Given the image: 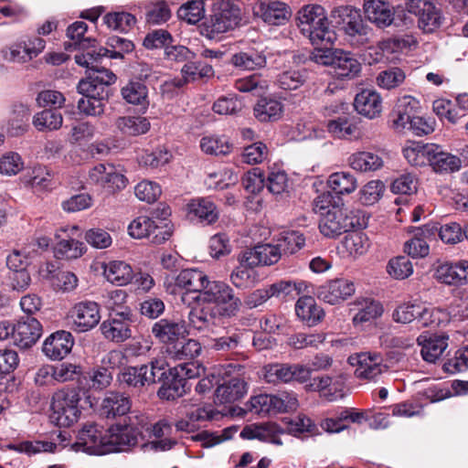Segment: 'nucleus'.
<instances>
[{
  "instance_id": "1",
  "label": "nucleus",
  "mask_w": 468,
  "mask_h": 468,
  "mask_svg": "<svg viewBox=\"0 0 468 468\" xmlns=\"http://www.w3.org/2000/svg\"><path fill=\"white\" fill-rule=\"evenodd\" d=\"M116 80V75L109 69H97L80 80L77 85L78 92L83 95L78 101L80 112L90 116L103 114L106 101L112 94L110 86Z\"/></svg>"
},
{
  "instance_id": "2",
  "label": "nucleus",
  "mask_w": 468,
  "mask_h": 468,
  "mask_svg": "<svg viewBox=\"0 0 468 468\" xmlns=\"http://www.w3.org/2000/svg\"><path fill=\"white\" fill-rule=\"evenodd\" d=\"M319 229L326 238H336L355 229L366 228L368 216L356 207H316Z\"/></svg>"
},
{
  "instance_id": "3",
  "label": "nucleus",
  "mask_w": 468,
  "mask_h": 468,
  "mask_svg": "<svg viewBox=\"0 0 468 468\" xmlns=\"http://www.w3.org/2000/svg\"><path fill=\"white\" fill-rule=\"evenodd\" d=\"M180 300L186 306L215 303L220 312V317L227 318L235 316L242 304L241 300L236 296L234 290L228 283L209 279L202 292L197 295L182 293Z\"/></svg>"
},
{
  "instance_id": "4",
  "label": "nucleus",
  "mask_w": 468,
  "mask_h": 468,
  "mask_svg": "<svg viewBox=\"0 0 468 468\" xmlns=\"http://www.w3.org/2000/svg\"><path fill=\"white\" fill-rule=\"evenodd\" d=\"M299 27L313 45L334 44L336 34L327 18L324 8L320 5H307L298 12Z\"/></svg>"
},
{
  "instance_id": "5",
  "label": "nucleus",
  "mask_w": 468,
  "mask_h": 468,
  "mask_svg": "<svg viewBox=\"0 0 468 468\" xmlns=\"http://www.w3.org/2000/svg\"><path fill=\"white\" fill-rule=\"evenodd\" d=\"M241 10L229 0H218L213 4L212 14L202 25V34L209 39L233 30L240 25Z\"/></svg>"
},
{
  "instance_id": "6",
  "label": "nucleus",
  "mask_w": 468,
  "mask_h": 468,
  "mask_svg": "<svg viewBox=\"0 0 468 468\" xmlns=\"http://www.w3.org/2000/svg\"><path fill=\"white\" fill-rule=\"evenodd\" d=\"M80 390L74 388H63L57 390L51 399V421L58 427H69L78 421L80 416Z\"/></svg>"
},
{
  "instance_id": "7",
  "label": "nucleus",
  "mask_w": 468,
  "mask_h": 468,
  "mask_svg": "<svg viewBox=\"0 0 468 468\" xmlns=\"http://www.w3.org/2000/svg\"><path fill=\"white\" fill-rule=\"evenodd\" d=\"M107 431L108 453L127 452L138 443L140 431L131 421V418L117 422Z\"/></svg>"
},
{
  "instance_id": "8",
  "label": "nucleus",
  "mask_w": 468,
  "mask_h": 468,
  "mask_svg": "<svg viewBox=\"0 0 468 468\" xmlns=\"http://www.w3.org/2000/svg\"><path fill=\"white\" fill-rule=\"evenodd\" d=\"M72 448L75 451H82L90 454H107V431L95 423L85 424L79 431L77 441Z\"/></svg>"
},
{
  "instance_id": "9",
  "label": "nucleus",
  "mask_w": 468,
  "mask_h": 468,
  "mask_svg": "<svg viewBox=\"0 0 468 468\" xmlns=\"http://www.w3.org/2000/svg\"><path fill=\"white\" fill-rule=\"evenodd\" d=\"M133 322L132 311L124 307L121 312L112 313L110 317L101 324V331L106 339L122 343L132 336Z\"/></svg>"
},
{
  "instance_id": "10",
  "label": "nucleus",
  "mask_w": 468,
  "mask_h": 468,
  "mask_svg": "<svg viewBox=\"0 0 468 468\" xmlns=\"http://www.w3.org/2000/svg\"><path fill=\"white\" fill-rule=\"evenodd\" d=\"M352 366H356L355 376L359 379L376 380L387 370L383 356L375 351L361 352L348 358Z\"/></svg>"
},
{
  "instance_id": "11",
  "label": "nucleus",
  "mask_w": 468,
  "mask_h": 468,
  "mask_svg": "<svg viewBox=\"0 0 468 468\" xmlns=\"http://www.w3.org/2000/svg\"><path fill=\"white\" fill-rule=\"evenodd\" d=\"M408 12L418 16L419 27L426 33L436 30L441 25V13L434 0H406Z\"/></svg>"
},
{
  "instance_id": "12",
  "label": "nucleus",
  "mask_w": 468,
  "mask_h": 468,
  "mask_svg": "<svg viewBox=\"0 0 468 468\" xmlns=\"http://www.w3.org/2000/svg\"><path fill=\"white\" fill-rule=\"evenodd\" d=\"M71 328L84 333L94 328L101 320L99 304L92 301H82L74 304L69 312Z\"/></svg>"
},
{
  "instance_id": "13",
  "label": "nucleus",
  "mask_w": 468,
  "mask_h": 468,
  "mask_svg": "<svg viewBox=\"0 0 468 468\" xmlns=\"http://www.w3.org/2000/svg\"><path fill=\"white\" fill-rule=\"evenodd\" d=\"M90 180L104 188L106 195H112L126 186V177L118 173L112 165L99 164L89 173Z\"/></svg>"
},
{
  "instance_id": "14",
  "label": "nucleus",
  "mask_w": 468,
  "mask_h": 468,
  "mask_svg": "<svg viewBox=\"0 0 468 468\" xmlns=\"http://www.w3.org/2000/svg\"><path fill=\"white\" fill-rule=\"evenodd\" d=\"M41 335L40 322L35 317L24 316L15 324L13 343L20 349H27L37 342Z\"/></svg>"
},
{
  "instance_id": "15",
  "label": "nucleus",
  "mask_w": 468,
  "mask_h": 468,
  "mask_svg": "<svg viewBox=\"0 0 468 468\" xmlns=\"http://www.w3.org/2000/svg\"><path fill=\"white\" fill-rule=\"evenodd\" d=\"M153 335L163 344L172 346L188 335L187 324L184 320L163 318L155 322L151 330Z\"/></svg>"
},
{
  "instance_id": "16",
  "label": "nucleus",
  "mask_w": 468,
  "mask_h": 468,
  "mask_svg": "<svg viewBox=\"0 0 468 468\" xmlns=\"http://www.w3.org/2000/svg\"><path fill=\"white\" fill-rule=\"evenodd\" d=\"M282 257L277 242L266 243L246 250L240 254V261L250 267L273 265Z\"/></svg>"
},
{
  "instance_id": "17",
  "label": "nucleus",
  "mask_w": 468,
  "mask_h": 468,
  "mask_svg": "<svg viewBox=\"0 0 468 468\" xmlns=\"http://www.w3.org/2000/svg\"><path fill=\"white\" fill-rule=\"evenodd\" d=\"M435 276L438 281L447 285L468 284V261L443 262L437 267Z\"/></svg>"
},
{
  "instance_id": "18",
  "label": "nucleus",
  "mask_w": 468,
  "mask_h": 468,
  "mask_svg": "<svg viewBox=\"0 0 468 468\" xmlns=\"http://www.w3.org/2000/svg\"><path fill=\"white\" fill-rule=\"evenodd\" d=\"M355 292L354 283L346 279H335L319 287L317 296L330 304L345 301Z\"/></svg>"
},
{
  "instance_id": "19",
  "label": "nucleus",
  "mask_w": 468,
  "mask_h": 468,
  "mask_svg": "<svg viewBox=\"0 0 468 468\" xmlns=\"http://www.w3.org/2000/svg\"><path fill=\"white\" fill-rule=\"evenodd\" d=\"M74 344L72 335L67 331H57L49 335L43 344V352L52 360L64 358Z\"/></svg>"
},
{
  "instance_id": "20",
  "label": "nucleus",
  "mask_w": 468,
  "mask_h": 468,
  "mask_svg": "<svg viewBox=\"0 0 468 468\" xmlns=\"http://www.w3.org/2000/svg\"><path fill=\"white\" fill-rule=\"evenodd\" d=\"M283 433L281 427L275 422H265L261 424H250L245 426L240 437L247 440L257 439L264 442L282 445L280 435Z\"/></svg>"
},
{
  "instance_id": "21",
  "label": "nucleus",
  "mask_w": 468,
  "mask_h": 468,
  "mask_svg": "<svg viewBox=\"0 0 468 468\" xmlns=\"http://www.w3.org/2000/svg\"><path fill=\"white\" fill-rule=\"evenodd\" d=\"M419 108L420 101L416 98L410 95L399 98L391 112L393 128L398 131L405 129L415 117Z\"/></svg>"
},
{
  "instance_id": "22",
  "label": "nucleus",
  "mask_w": 468,
  "mask_h": 468,
  "mask_svg": "<svg viewBox=\"0 0 468 468\" xmlns=\"http://www.w3.org/2000/svg\"><path fill=\"white\" fill-rule=\"evenodd\" d=\"M261 19L272 26L286 24L292 16L290 6L280 1L261 2L256 12Z\"/></svg>"
},
{
  "instance_id": "23",
  "label": "nucleus",
  "mask_w": 468,
  "mask_h": 468,
  "mask_svg": "<svg viewBox=\"0 0 468 468\" xmlns=\"http://www.w3.org/2000/svg\"><path fill=\"white\" fill-rule=\"evenodd\" d=\"M132 407L129 397L116 391L108 392L103 398L100 415L106 419H115L126 415Z\"/></svg>"
},
{
  "instance_id": "24",
  "label": "nucleus",
  "mask_w": 468,
  "mask_h": 468,
  "mask_svg": "<svg viewBox=\"0 0 468 468\" xmlns=\"http://www.w3.org/2000/svg\"><path fill=\"white\" fill-rule=\"evenodd\" d=\"M307 283L304 281L278 280L268 285L271 298L279 302L287 303L293 301L298 295L307 290Z\"/></svg>"
},
{
  "instance_id": "25",
  "label": "nucleus",
  "mask_w": 468,
  "mask_h": 468,
  "mask_svg": "<svg viewBox=\"0 0 468 468\" xmlns=\"http://www.w3.org/2000/svg\"><path fill=\"white\" fill-rule=\"evenodd\" d=\"M354 107L359 114L375 119L382 112V99L374 90H363L356 95Z\"/></svg>"
},
{
  "instance_id": "26",
  "label": "nucleus",
  "mask_w": 468,
  "mask_h": 468,
  "mask_svg": "<svg viewBox=\"0 0 468 468\" xmlns=\"http://www.w3.org/2000/svg\"><path fill=\"white\" fill-rule=\"evenodd\" d=\"M437 227L425 225L415 230L411 239L405 243V252L412 258H424L429 254L430 248L427 239L435 236Z\"/></svg>"
},
{
  "instance_id": "27",
  "label": "nucleus",
  "mask_w": 468,
  "mask_h": 468,
  "mask_svg": "<svg viewBox=\"0 0 468 468\" xmlns=\"http://www.w3.org/2000/svg\"><path fill=\"white\" fill-rule=\"evenodd\" d=\"M248 391V386L240 378H231L219 384L215 391V401L219 404L232 403L240 399Z\"/></svg>"
},
{
  "instance_id": "28",
  "label": "nucleus",
  "mask_w": 468,
  "mask_h": 468,
  "mask_svg": "<svg viewBox=\"0 0 468 468\" xmlns=\"http://www.w3.org/2000/svg\"><path fill=\"white\" fill-rule=\"evenodd\" d=\"M297 317L307 326H315L324 317V309L311 296L300 297L295 303Z\"/></svg>"
},
{
  "instance_id": "29",
  "label": "nucleus",
  "mask_w": 468,
  "mask_h": 468,
  "mask_svg": "<svg viewBox=\"0 0 468 468\" xmlns=\"http://www.w3.org/2000/svg\"><path fill=\"white\" fill-rule=\"evenodd\" d=\"M449 337L446 335H420L417 338V342L421 346L420 354L422 358L429 362L434 363L445 349L448 347Z\"/></svg>"
},
{
  "instance_id": "30",
  "label": "nucleus",
  "mask_w": 468,
  "mask_h": 468,
  "mask_svg": "<svg viewBox=\"0 0 468 468\" xmlns=\"http://www.w3.org/2000/svg\"><path fill=\"white\" fill-rule=\"evenodd\" d=\"M365 16L378 27H386L393 21L390 5L383 0H365Z\"/></svg>"
},
{
  "instance_id": "31",
  "label": "nucleus",
  "mask_w": 468,
  "mask_h": 468,
  "mask_svg": "<svg viewBox=\"0 0 468 468\" xmlns=\"http://www.w3.org/2000/svg\"><path fill=\"white\" fill-rule=\"evenodd\" d=\"M208 276L198 269L182 270L176 278V285L181 289H185L183 293L197 295L202 292Z\"/></svg>"
},
{
  "instance_id": "32",
  "label": "nucleus",
  "mask_w": 468,
  "mask_h": 468,
  "mask_svg": "<svg viewBox=\"0 0 468 468\" xmlns=\"http://www.w3.org/2000/svg\"><path fill=\"white\" fill-rule=\"evenodd\" d=\"M430 166L435 173L451 174L462 167V161L457 155L445 152L441 145L434 144Z\"/></svg>"
},
{
  "instance_id": "33",
  "label": "nucleus",
  "mask_w": 468,
  "mask_h": 468,
  "mask_svg": "<svg viewBox=\"0 0 468 468\" xmlns=\"http://www.w3.org/2000/svg\"><path fill=\"white\" fill-rule=\"evenodd\" d=\"M195 305L189 306L191 310L188 313L186 324L195 330L203 332L214 324L215 319L220 317V312L216 306L203 305L197 308Z\"/></svg>"
},
{
  "instance_id": "34",
  "label": "nucleus",
  "mask_w": 468,
  "mask_h": 468,
  "mask_svg": "<svg viewBox=\"0 0 468 468\" xmlns=\"http://www.w3.org/2000/svg\"><path fill=\"white\" fill-rule=\"evenodd\" d=\"M170 215V207L160 208L159 218H154L155 222L149 232V237H147L150 243L160 245L171 238L174 232V226L169 220Z\"/></svg>"
},
{
  "instance_id": "35",
  "label": "nucleus",
  "mask_w": 468,
  "mask_h": 468,
  "mask_svg": "<svg viewBox=\"0 0 468 468\" xmlns=\"http://www.w3.org/2000/svg\"><path fill=\"white\" fill-rule=\"evenodd\" d=\"M332 68L338 79H353L360 72L361 64L352 53L338 49Z\"/></svg>"
},
{
  "instance_id": "36",
  "label": "nucleus",
  "mask_w": 468,
  "mask_h": 468,
  "mask_svg": "<svg viewBox=\"0 0 468 468\" xmlns=\"http://www.w3.org/2000/svg\"><path fill=\"white\" fill-rule=\"evenodd\" d=\"M230 62L239 69L256 70L264 68L267 64V59L262 51L252 48L233 54Z\"/></svg>"
},
{
  "instance_id": "37",
  "label": "nucleus",
  "mask_w": 468,
  "mask_h": 468,
  "mask_svg": "<svg viewBox=\"0 0 468 468\" xmlns=\"http://www.w3.org/2000/svg\"><path fill=\"white\" fill-rule=\"evenodd\" d=\"M255 118L261 122H275L279 120L283 112L282 103L272 98H261L253 108Z\"/></svg>"
},
{
  "instance_id": "38",
  "label": "nucleus",
  "mask_w": 468,
  "mask_h": 468,
  "mask_svg": "<svg viewBox=\"0 0 468 468\" xmlns=\"http://www.w3.org/2000/svg\"><path fill=\"white\" fill-rule=\"evenodd\" d=\"M187 381L173 367L167 379L162 384L158 390V396L161 399L174 400L182 397L186 392Z\"/></svg>"
},
{
  "instance_id": "39",
  "label": "nucleus",
  "mask_w": 468,
  "mask_h": 468,
  "mask_svg": "<svg viewBox=\"0 0 468 468\" xmlns=\"http://www.w3.org/2000/svg\"><path fill=\"white\" fill-rule=\"evenodd\" d=\"M103 274L108 282L119 286L126 285L133 278L130 264L122 261H113L104 265Z\"/></svg>"
},
{
  "instance_id": "40",
  "label": "nucleus",
  "mask_w": 468,
  "mask_h": 468,
  "mask_svg": "<svg viewBox=\"0 0 468 468\" xmlns=\"http://www.w3.org/2000/svg\"><path fill=\"white\" fill-rule=\"evenodd\" d=\"M434 144L412 143L403 149V155L412 166L430 165Z\"/></svg>"
},
{
  "instance_id": "41",
  "label": "nucleus",
  "mask_w": 468,
  "mask_h": 468,
  "mask_svg": "<svg viewBox=\"0 0 468 468\" xmlns=\"http://www.w3.org/2000/svg\"><path fill=\"white\" fill-rule=\"evenodd\" d=\"M87 30L88 25L83 21H76L69 25L67 28V37L71 42L64 44L65 49H85L91 46V42H96L94 38L84 37Z\"/></svg>"
},
{
  "instance_id": "42",
  "label": "nucleus",
  "mask_w": 468,
  "mask_h": 468,
  "mask_svg": "<svg viewBox=\"0 0 468 468\" xmlns=\"http://www.w3.org/2000/svg\"><path fill=\"white\" fill-rule=\"evenodd\" d=\"M282 256L294 254L305 245V237L297 230L281 232L274 239Z\"/></svg>"
},
{
  "instance_id": "43",
  "label": "nucleus",
  "mask_w": 468,
  "mask_h": 468,
  "mask_svg": "<svg viewBox=\"0 0 468 468\" xmlns=\"http://www.w3.org/2000/svg\"><path fill=\"white\" fill-rule=\"evenodd\" d=\"M350 166L359 172H372L380 169L383 165V159L377 154L371 152H357L353 154L349 159Z\"/></svg>"
},
{
  "instance_id": "44",
  "label": "nucleus",
  "mask_w": 468,
  "mask_h": 468,
  "mask_svg": "<svg viewBox=\"0 0 468 468\" xmlns=\"http://www.w3.org/2000/svg\"><path fill=\"white\" fill-rule=\"evenodd\" d=\"M166 352L176 360L193 359L200 354L201 345L194 339H179L172 346H167Z\"/></svg>"
},
{
  "instance_id": "45",
  "label": "nucleus",
  "mask_w": 468,
  "mask_h": 468,
  "mask_svg": "<svg viewBox=\"0 0 468 468\" xmlns=\"http://www.w3.org/2000/svg\"><path fill=\"white\" fill-rule=\"evenodd\" d=\"M122 133L130 136L144 134L150 129L149 121L143 116H122L115 122Z\"/></svg>"
},
{
  "instance_id": "46",
  "label": "nucleus",
  "mask_w": 468,
  "mask_h": 468,
  "mask_svg": "<svg viewBox=\"0 0 468 468\" xmlns=\"http://www.w3.org/2000/svg\"><path fill=\"white\" fill-rule=\"evenodd\" d=\"M159 210L157 207L151 210L148 215H142L133 219L128 227L130 236L139 239H147L155 222L154 218H159Z\"/></svg>"
},
{
  "instance_id": "47",
  "label": "nucleus",
  "mask_w": 468,
  "mask_h": 468,
  "mask_svg": "<svg viewBox=\"0 0 468 468\" xmlns=\"http://www.w3.org/2000/svg\"><path fill=\"white\" fill-rule=\"evenodd\" d=\"M147 365H141L139 367H124L118 375V380L121 385L128 388H141L147 382Z\"/></svg>"
},
{
  "instance_id": "48",
  "label": "nucleus",
  "mask_w": 468,
  "mask_h": 468,
  "mask_svg": "<svg viewBox=\"0 0 468 468\" xmlns=\"http://www.w3.org/2000/svg\"><path fill=\"white\" fill-rule=\"evenodd\" d=\"M62 122L63 117L58 109H46L33 117V124L39 132L58 130Z\"/></svg>"
},
{
  "instance_id": "49",
  "label": "nucleus",
  "mask_w": 468,
  "mask_h": 468,
  "mask_svg": "<svg viewBox=\"0 0 468 468\" xmlns=\"http://www.w3.org/2000/svg\"><path fill=\"white\" fill-rule=\"evenodd\" d=\"M123 100L134 105H140L142 108L146 109L148 101L147 87L139 81H130L121 90Z\"/></svg>"
},
{
  "instance_id": "50",
  "label": "nucleus",
  "mask_w": 468,
  "mask_h": 468,
  "mask_svg": "<svg viewBox=\"0 0 468 468\" xmlns=\"http://www.w3.org/2000/svg\"><path fill=\"white\" fill-rule=\"evenodd\" d=\"M344 24L346 33L349 37L356 38L357 44H364L367 41L369 28L364 25L361 16L357 11H351L347 17L344 19Z\"/></svg>"
},
{
  "instance_id": "51",
  "label": "nucleus",
  "mask_w": 468,
  "mask_h": 468,
  "mask_svg": "<svg viewBox=\"0 0 468 468\" xmlns=\"http://www.w3.org/2000/svg\"><path fill=\"white\" fill-rule=\"evenodd\" d=\"M327 186L337 196L338 200L344 194H350L356 188V180L349 173H334L327 181Z\"/></svg>"
},
{
  "instance_id": "52",
  "label": "nucleus",
  "mask_w": 468,
  "mask_h": 468,
  "mask_svg": "<svg viewBox=\"0 0 468 468\" xmlns=\"http://www.w3.org/2000/svg\"><path fill=\"white\" fill-rule=\"evenodd\" d=\"M326 128L329 133L340 139L356 137L357 133V127L354 118L347 116H341L328 121Z\"/></svg>"
},
{
  "instance_id": "53",
  "label": "nucleus",
  "mask_w": 468,
  "mask_h": 468,
  "mask_svg": "<svg viewBox=\"0 0 468 468\" xmlns=\"http://www.w3.org/2000/svg\"><path fill=\"white\" fill-rule=\"evenodd\" d=\"M103 22L112 30L126 33L134 27L136 17L128 12H111L103 16Z\"/></svg>"
},
{
  "instance_id": "54",
  "label": "nucleus",
  "mask_w": 468,
  "mask_h": 468,
  "mask_svg": "<svg viewBox=\"0 0 468 468\" xmlns=\"http://www.w3.org/2000/svg\"><path fill=\"white\" fill-rule=\"evenodd\" d=\"M232 147L226 136H205L200 140V148L207 154L227 155Z\"/></svg>"
},
{
  "instance_id": "55",
  "label": "nucleus",
  "mask_w": 468,
  "mask_h": 468,
  "mask_svg": "<svg viewBox=\"0 0 468 468\" xmlns=\"http://www.w3.org/2000/svg\"><path fill=\"white\" fill-rule=\"evenodd\" d=\"M263 378L273 385L292 382V364H269L263 367Z\"/></svg>"
},
{
  "instance_id": "56",
  "label": "nucleus",
  "mask_w": 468,
  "mask_h": 468,
  "mask_svg": "<svg viewBox=\"0 0 468 468\" xmlns=\"http://www.w3.org/2000/svg\"><path fill=\"white\" fill-rule=\"evenodd\" d=\"M96 42H91V46L82 49L83 52L80 54L75 55V62L81 66L90 69V73H93L97 69H106L105 68H98L97 66H93L94 62H97L101 58L108 55L109 51L106 48H99L98 49L95 48Z\"/></svg>"
},
{
  "instance_id": "57",
  "label": "nucleus",
  "mask_w": 468,
  "mask_h": 468,
  "mask_svg": "<svg viewBox=\"0 0 468 468\" xmlns=\"http://www.w3.org/2000/svg\"><path fill=\"white\" fill-rule=\"evenodd\" d=\"M8 448L17 452L33 455L41 452H54L57 444L48 441H24L16 444H10Z\"/></svg>"
},
{
  "instance_id": "58",
  "label": "nucleus",
  "mask_w": 468,
  "mask_h": 468,
  "mask_svg": "<svg viewBox=\"0 0 468 468\" xmlns=\"http://www.w3.org/2000/svg\"><path fill=\"white\" fill-rule=\"evenodd\" d=\"M28 177L27 182L35 191L48 190L53 187V176L46 166H34Z\"/></svg>"
},
{
  "instance_id": "59",
  "label": "nucleus",
  "mask_w": 468,
  "mask_h": 468,
  "mask_svg": "<svg viewBox=\"0 0 468 468\" xmlns=\"http://www.w3.org/2000/svg\"><path fill=\"white\" fill-rule=\"evenodd\" d=\"M171 17V10L165 1L152 3L145 8V22L150 26L161 25Z\"/></svg>"
},
{
  "instance_id": "60",
  "label": "nucleus",
  "mask_w": 468,
  "mask_h": 468,
  "mask_svg": "<svg viewBox=\"0 0 468 468\" xmlns=\"http://www.w3.org/2000/svg\"><path fill=\"white\" fill-rule=\"evenodd\" d=\"M239 265L236 267L229 275L231 283L238 289H247L250 287L255 282V272L253 267H250L240 261L239 258Z\"/></svg>"
},
{
  "instance_id": "61",
  "label": "nucleus",
  "mask_w": 468,
  "mask_h": 468,
  "mask_svg": "<svg viewBox=\"0 0 468 468\" xmlns=\"http://www.w3.org/2000/svg\"><path fill=\"white\" fill-rule=\"evenodd\" d=\"M86 251L85 245L76 239H62L55 247V255L59 259H78Z\"/></svg>"
},
{
  "instance_id": "62",
  "label": "nucleus",
  "mask_w": 468,
  "mask_h": 468,
  "mask_svg": "<svg viewBox=\"0 0 468 468\" xmlns=\"http://www.w3.org/2000/svg\"><path fill=\"white\" fill-rule=\"evenodd\" d=\"M343 246L350 255L356 257L365 254L370 244L365 233L354 231L345 237Z\"/></svg>"
},
{
  "instance_id": "63",
  "label": "nucleus",
  "mask_w": 468,
  "mask_h": 468,
  "mask_svg": "<svg viewBox=\"0 0 468 468\" xmlns=\"http://www.w3.org/2000/svg\"><path fill=\"white\" fill-rule=\"evenodd\" d=\"M204 16V3L201 0L188 1L183 4L177 10L178 18L188 24H197Z\"/></svg>"
},
{
  "instance_id": "64",
  "label": "nucleus",
  "mask_w": 468,
  "mask_h": 468,
  "mask_svg": "<svg viewBox=\"0 0 468 468\" xmlns=\"http://www.w3.org/2000/svg\"><path fill=\"white\" fill-rule=\"evenodd\" d=\"M406 79L405 72L398 67H391L378 73L377 84L386 90H392L401 85Z\"/></svg>"
}]
</instances>
